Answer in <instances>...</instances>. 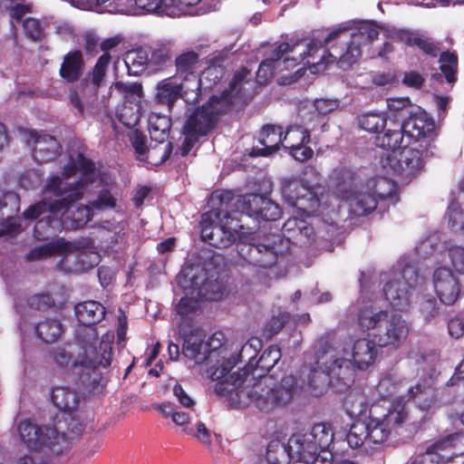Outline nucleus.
Wrapping results in <instances>:
<instances>
[{
  "mask_svg": "<svg viewBox=\"0 0 464 464\" xmlns=\"http://www.w3.org/2000/svg\"><path fill=\"white\" fill-rule=\"evenodd\" d=\"M14 432L20 446L29 453L54 457L68 453L73 441L82 435V425L69 414L51 423L27 417L16 421Z\"/></svg>",
  "mask_w": 464,
  "mask_h": 464,
  "instance_id": "1",
  "label": "nucleus"
},
{
  "mask_svg": "<svg viewBox=\"0 0 464 464\" xmlns=\"http://www.w3.org/2000/svg\"><path fill=\"white\" fill-rule=\"evenodd\" d=\"M250 71L242 67L237 71L229 82V88L220 95H212L199 108L187 119L183 130L201 137L214 127L218 116L230 110L233 99H246V91L253 87L254 83L249 78Z\"/></svg>",
  "mask_w": 464,
  "mask_h": 464,
  "instance_id": "2",
  "label": "nucleus"
},
{
  "mask_svg": "<svg viewBox=\"0 0 464 464\" xmlns=\"http://www.w3.org/2000/svg\"><path fill=\"white\" fill-rule=\"evenodd\" d=\"M357 324L381 348L398 349L409 335L408 324L399 314L372 305L359 309Z\"/></svg>",
  "mask_w": 464,
  "mask_h": 464,
  "instance_id": "3",
  "label": "nucleus"
},
{
  "mask_svg": "<svg viewBox=\"0 0 464 464\" xmlns=\"http://www.w3.org/2000/svg\"><path fill=\"white\" fill-rule=\"evenodd\" d=\"M246 393L250 402L259 411L269 413L290 404L297 393L298 381L295 375L284 374L279 381L272 375L262 376Z\"/></svg>",
  "mask_w": 464,
  "mask_h": 464,
  "instance_id": "4",
  "label": "nucleus"
},
{
  "mask_svg": "<svg viewBox=\"0 0 464 464\" xmlns=\"http://www.w3.org/2000/svg\"><path fill=\"white\" fill-rule=\"evenodd\" d=\"M435 121L427 113L420 112L411 114L401 123L393 121L384 130L382 134L375 138L376 146L395 151L398 149L412 145V141L420 137L433 134Z\"/></svg>",
  "mask_w": 464,
  "mask_h": 464,
  "instance_id": "5",
  "label": "nucleus"
},
{
  "mask_svg": "<svg viewBox=\"0 0 464 464\" xmlns=\"http://www.w3.org/2000/svg\"><path fill=\"white\" fill-rule=\"evenodd\" d=\"M437 136L438 131L434 124L433 134L430 137L425 135L414 140L412 145L402 150L399 159L387 156L386 160L401 182H410L424 170L425 160L433 156L434 141Z\"/></svg>",
  "mask_w": 464,
  "mask_h": 464,
  "instance_id": "6",
  "label": "nucleus"
},
{
  "mask_svg": "<svg viewBox=\"0 0 464 464\" xmlns=\"http://www.w3.org/2000/svg\"><path fill=\"white\" fill-rule=\"evenodd\" d=\"M253 347L254 344L251 343H246L241 347L238 354L241 361L246 360L245 357L246 353H253V354H249L247 357L248 362L244 368H239L237 372L230 373L231 370L237 363V357L232 355L231 357L224 360L219 366L210 372L211 380L217 381L215 387L217 394L225 395L232 392L234 389L239 390L240 392H244L241 388L244 382H246L247 378L250 376V361L255 359L257 353L256 349H253Z\"/></svg>",
  "mask_w": 464,
  "mask_h": 464,
  "instance_id": "7",
  "label": "nucleus"
},
{
  "mask_svg": "<svg viewBox=\"0 0 464 464\" xmlns=\"http://www.w3.org/2000/svg\"><path fill=\"white\" fill-rule=\"evenodd\" d=\"M286 251V244L280 235L267 237L265 242L240 243L237 253L246 263L254 266L267 268L273 266L280 255Z\"/></svg>",
  "mask_w": 464,
  "mask_h": 464,
  "instance_id": "8",
  "label": "nucleus"
},
{
  "mask_svg": "<svg viewBox=\"0 0 464 464\" xmlns=\"http://www.w3.org/2000/svg\"><path fill=\"white\" fill-rule=\"evenodd\" d=\"M334 440V432L330 424L315 423L310 431L301 435H293L288 440V448L294 450L297 458L309 460L318 451L328 450Z\"/></svg>",
  "mask_w": 464,
  "mask_h": 464,
  "instance_id": "9",
  "label": "nucleus"
},
{
  "mask_svg": "<svg viewBox=\"0 0 464 464\" xmlns=\"http://www.w3.org/2000/svg\"><path fill=\"white\" fill-rule=\"evenodd\" d=\"M379 409V405H372L369 409L368 420L363 421L368 428V440H370L372 446L386 441L392 430L396 427H401L407 419V412L403 408L399 411L388 410L382 416H378Z\"/></svg>",
  "mask_w": 464,
  "mask_h": 464,
  "instance_id": "10",
  "label": "nucleus"
},
{
  "mask_svg": "<svg viewBox=\"0 0 464 464\" xmlns=\"http://www.w3.org/2000/svg\"><path fill=\"white\" fill-rule=\"evenodd\" d=\"M103 364L107 367L111 364L110 358H106L103 354L95 357H82L80 361L72 363V371L78 376L76 384L78 389L87 393L102 392L104 384L102 383L103 376L100 370V365Z\"/></svg>",
  "mask_w": 464,
  "mask_h": 464,
  "instance_id": "11",
  "label": "nucleus"
},
{
  "mask_svg": "<svg viewBox=\"0 0 464 464\" xmlns=\"http://www.w3.org/2000/svg\"><path fill=\"white\" fill-rule=\"evenodd\" d=\"M281 193L285 202L304 212L314 210L320 204L313 187L299 177L283 179Z\"/></svg>",
  "mask_w": 464,
  "mask_h": 464,
  "instance_id": "12",
  "label": "nucleus"
},
{
  "mask_svg": "<svg viewBox=\"0 0 464 464\" xmlns=\"http://www.w3.org/2000/svg\"><path fill=\"white\" fill-rule=\"evenodd\" d=\"M179 333L182 337V354L194 360L195 362L200 363L207 358V353L210 349L215 350L221 346V342L216 336L218 333L214 334L208 343H205V334L201 329L198 327H186L182 324H179ZM219 335H222L219 334Z\"/></svg>",
  "mask_w": 464,
  "mask_h": 464,
  "instance_id": "13",
  "label": "nucleus"
},
{
  "mask_svg": "<svg viewBox=\"0 0 464 464\" xmlns=\"http://www.w3.org/2000/svg\"><path fill=\"white\" fill-rule=\"evenodd\" d=\"M206 216L207 214H204L200 221L202 240L216 248H226L231 246L237 239L238 229L243 227L237 222L232 226L234 218L228 222L230 218L228 212L224 215L227 219L224 224H215L211 220H208Z\"/></svg>",
  "mask_w": 464,
  "mask_h": 464,
  "instance_id": "14",
  "label": "nucleus"
},
{
  "mask_svg": "<svg viewBox=\"0 0 464 464\" xmlns=\"http://www.w3.org/2000/svg\"><path fill=\"white\" fill-rule=\"evenodd\" d=\"M324 369L332 382V391L336 393L348 392L354 383L356 370L351 360L331 356L324 362Z\"/></svg>",
  "mask_w": 464,
  "mask_h": 464,
  "instance_id": "15",
  "label": "nucleus"
},
{
  "mask_svg": "<svg viewBox=\"0 0 464 464\" xmlns=\"http://www.w3.org/2000/svg\"><path fill=\"white\" fill-rule=\"evenodd\" d=\"M83 197V192H72L67 197L57 198L53 200L45 199V210L49 215L38 220L34 228V235L36 238L42 239L41 230L45 232L48 227H54L61 224V220L55 216L64 214L68 209Z\"/></svg>",
  "mask_w": 464,
  "mask_h": 464,
  "instance_id": "16",
  "label": "nucleus"
},
{
  "mask_svg": "<svg viewBox=\"0 0 464 464\" xmlns=\"http://www.w3.org/2000/svg\"><path fill=\"white\" fill-rule=\"evenodd\" d=\"M458 437L457 433H452L435 440L423 452L419 453L411 464L447 463L454 456L453 450Z\"/></svg>",
  "mask_w": 464,
  "mask_h": 464,
  "instance_id": "17",
  "label": "nucleus"
},
{
  "mask_svg": "<svg viewBox=\"0 0 464 464\" xmlns=\"http://www.w3.org/2000/svg\"><path fill=\"white\" fill-rule=\"evenodd\" d=\"M433 285L440 301L452 305L459 297L460 283L451 269L440 266L433 272Z\"/></svg>",
  "mask_w": 464,
  "mask_h": 464,
  "instance_id": "18",
  "label": "nucleus"
},
{
  "mask_svg": "<svg viewBox=\"0 0 464 464\" xmlns=\"http://www.w3.org/2000/svg\"><path fill=\"white\" fill-rule=\"evenodd\" d=\"M318 62L313 63V67L318 71L324 69L329 63L337 62L341 67H351L357 63L362 55V45L353 39L346 44V49L343 52V46L338 51L335 45L330 46V49L324 50Z\"/></svg>",
  "mask_w": 464,
  "mask_h": 464,
  "instance_id": "19",
  "label": "nucleus"
},
{
  "mask_svg": "<svg viewBox=\"0 0 464 464\" xmlns=\"http://www.w3.org/2000/svg\"><path fill=\"white\" fill-rule=\"evenodd\" d=\"M283 236L286 249L288 244L306 247L315 240V232L312 225L301 218H289L283 225Z\"/></svg>",
  "mask_w": 464,
  "mask_h": 464,
  "instance_id": "20",
  "label": "nucleus"
},
{
  "mask_svg": "<svg viewBox=\"0 0 464 464\" xmlns=\"http://www.w3.org/2000/svg\"><path fill=\"white\" fill-rule=\"evenodd\" d=\"M231 278L227 274L212 273L207 276L198 287V297L204 301L218 302L232 291Z\"/></svg>",
  "mask_w": 464,
  "mask_h": 464,
  "instance_id": "21",
  "label": "nucleus"
},
{
  "mask_svg": "<svg viewBox=\"0 0 464 464\" xmlns=\"http://www.w3.org/2000/svg\"><path fill=\"white\" fill-rule=\"evenodd\" d=\"M27 142L33 143V157L39 163L52 161L61 153L62 146L55 137L38 134L35 130L29 131Z\"/></svg>",
  "mask_w": 464,
  "mask_h": 464,
  "instance_id": "22",
  "label": "nucleus"
},
{
  "mask_svg": "<svg viewBox=\"0 0 464 464\" xmlns=\"http://www.w3.org/2000/svg\"><path fill=\"white\" fill-rule=\"evenodd\" d=\"M176 76L188 81L193 79L196 92L192 97L193 102H198L199 97V89L201 79L198 75V71L201 67L199 54L195 51L183 52L175 58Z\"/></svg>",
  "mask_w": 464,
  "mask_h": 464,
  "instance_id": "23",
  "label": "nucleus"
},
{
  "mask_svg": "<svg viewBox=\"0 0 464 464\" xmlns=\"http://www.w3.org/2000/svg\"><path fill=\"white\" fill-rule=\"evenodd\" d=\"M117 206V198L112 195L108 188H102L99 190L97 197L90 200L88 205L82 206L77 209L78 218L73 222L75 227H83L93 216L94 210L103 211L114 209Z\"/></svg>",
  "mask_w": 464,
  "mask_h": 464,
  "instance_id": "24",
  "label": "nucleus"
},
{
  "mask_svg": "<svg viewBox=\"0 0 464 464\" xmlns=\"http://www.w3.org/2000/svg\"><path fill=\"white\" fill-rule=\"evenodd\" d=\"M283 128L275 124L265 125L258 137L261 147L255 146L250 152L251 157H267L276 152L283 146Z\"/></svg>",
  "mask_w": 464,
  "mask_h": 464,
  "instance_id": "25",
  "label": "nucleus"
},
{
  "mask_svg": "<svg viewBox=\"0 0 464 464\" xmlns=\"http://www.w3.org/2000/svg\"><path fill=\"white\" fill-rule=\"evenodd\" d=\"M130 140L131 146L133 147L135 152L139 155L140 160H146L150 163H152L156 166L160 165V164L164 163L165 161H167L172 153L173 145L170 141H168L165 144V147L162 150L160 157L159 159H157L155 157V154L157 153V151L159 150H160V148H159V145L149 149L147 147L146 136L142 132L138 131V130L134 131L130 135Z\"/></svg>",
  "mask_w": 464,
  "mask_h": 464,
  "instance_id": "26",
  "label": "nucleus"
},
{
  "mask_svg": "<svg viewBox=\"0 0 464 464\" xmlns=\"http://www.w3.org/2000/svg\"><path fill=\"white\" fill-rule=\"evenodd\" d=\"M378 346L372 338H359L352 346V362L359 370H366L378 354Z\"/></svg>",
  "mask_w": 464,
  "mask_h": 464,
  "instance_id": "27",
  "label": "nucleus"
},
{
  "mask_svg": "<svg viewBox=\"0 0 464 464\" xmlns=\"http://www.w3.org/2000/svg\"><path fill=\"white\" fill-rule=\"evenodd\" d=\"M84 67L85 61L82 51H70L63 58L59 75L67 83H74L80 80Z\"/></svg>",
  "mask_w": 464,
  "mask_h": 464,
  "instance_id": "28",
  "label": "nucleus"
},
{
  "mask_svg": "<svg viewBox=\"0 0 464 464\" xmlns=\"http://www.w3.org/2000/svg\"><path fill=\"white\" fill-rule=\"evenodd\" d=\"M411 289L400 279L393 277L388 281L383 287L385 299L393 309L403 311L409 307L411 302Z\"/></svg>",
  "mask_w": 464,
  "mask_h": 464,
  "instance_id": "29",
  "label": "nucleus"
},
{
  "mask_svg": "<svg viewBox=\"0 0 464 464\" xmlns=\"http://www.w3.org/2000/svg\"><path fill=\"white\" fill-rule=\"evenodd\" d=\"M187 95V92L183 93L182 84L174 82L172 78L164 79L157 85V102L167 105L169 109L181 98L188 102H193L192 99L190 100V98L186 97Z\"/></svg>",
  "mask_w": 464,
  "mask_h": 464,
  "instance_id": "30",
  "label": "nucleus"
},
{
  "mask_svg": "<svg viewBox=\"0 0 464 464\" xmlns=\"http://www.w3.org/2000/svg\"><path fill=\"white\" fill-rule=\"evenodd\" d=\"M335 182L337 193L345 200H351L361 185L362 179L358 173L349 168L336 170Z\"/></svg>",
  "mask_w": 464,
  "mask_h": 464,
  "instance_id": "31",
  "label": "nucleus"
},
{
  "mask_svg": "<svg viewBox=\"0 0 464 464\" xmlns=\"http://www.w3.org/2000/svg\"><path fill=\"white\" fill-rule=\"evenodd\" d=\"M435 389L430 377L424 378L408 390V400L414 401L420 410L428 411L434 402Z\"/></svg>",
  "mask_w": 464,
  "mask_h": 464,
  "instance_id": "32",
  "label": "nucleus"
},
{
  "mask_svg": "<svg viewBox=\"0 0 464 464\" xmlns=\"http://www.w3.org/2000/svg\"><path fill=\"white\" fill-rule=\"evenodd\" d=\"M83 190L84 182L82 180L65 182L59 175H51L44 187V194L50 198H63L70 193L83 192Z\"/></svg>",
  "mask_w": 464,
  "mask_h": 464,
  "instance_id": "33",
  "label": "nucleus"
},
{
  "mask_svg": "<svg viewBox=\"0 0 464 464\" xmlns=\"http://www.w3.org/2000/svg\"><path fill=\"white\" fill-rule=\"evenodd\" d=\"M75 315L82 325H96L105 316V307L96 301L79 303L74 307Z\"/></svg>",
  "mask_w": 464,
  "mask_h": 464,
  "instance_id": "34",
  "label": "nucleus"
},
{
  "mask_svg": "<svg viewBox=\"0 0 464 464\" xmlns=\"http://www.w3.org/2000/svg\"><path fill=\"white\" fill-rule=\"evenodd\" d=\"M51 401L58 410L63 411L60 418L63 419V415L67 414L72 417L71 411L77 408L80 397L74 390L69 387L60 386L53 388Z\"/></svg>",
  "mask_w": 464,
  "mask_h": 464,
  "instance_id": "35",
  "label": "nucleus"
},
{
  "mask_svg": "<svg viewBox=\"0 0 464 464\" xmlns=\"http://www.w3.org/2000/svg\"><path fill=\"white\" fill-rule=\"evenodd\" d=\"M308 386L314 396L323 395L328 389L332 390V382L322 359L315 362V366L311 369L308 376Z\"/></svg>",
  "mask_w": 464,
  "mask_h": 464,
  "instance_id": "36",
  "label": "nucleus"
},
{
  "mask_svg": "<svg viewBox=\"0 0 464 464\" xmlns=\"http://www.w3.org/2000/svg\"><path fill=\"white\" fill-rule=\"evenodd\" d=\"M281 358V350L277 345H269L261 354L259 359L256 362L255 368L250 361V375L255 379L257 377L256 372L260 371L259 373L262 376L268 375L267 373L273 369V367L278 362Z\"/></svg>",
  "mask_w": 464,
  "mask_h": 464,
  "instance_id": "37",
  "label": "nucleus"
},
{
  "mask_svg": "<svg viewBox=\"0 0 464 464\" xmlns=\"http://www.w3.org/2000/svg\"><path fill=\"white\" fill-rule=\"evenodd\" d=\"M98 332L95 325H81L76 331V342L83 350L82 357H95L99 355L96 350Z\"/></svg>",
  "mask_w": 464,
  "mask_h": 464,
  "instance_id": "38",
  "label": "nucleus"
},
{
  "mask_svg": "<svg viewBox=\"0 0 464 464\" xmlns=\"http://www.w3.org/2000/svg\"><path fill=\"white\" fill-rule=\"evenodd\" d=\"M367 429L366 424L362 420H356L352 424L346 435V440L350 448L358 449L363 452L372 449L370 440H368Z\"/></svg>",
  "mask_w": 464,
  "mask_h": 464,
  "instance_id": "39",
  "label": "nucleus"
},
{
  "mask_svg": "<svg viewBox=\"0 0 464 464\" xmlns=\"http://www.w3.org/2000/svg\"><path fill=\"white\" fill-rule=\"evenodd\" d=\"M148 123L151 140H155L159 146L161 144L165 145L171 127L170 119L167 116L151 113L149 117Z\"/></svg>",
  "mask_w": 464,
  "mask_h": 464,
  "instance_id": "40",
  "label": "nucleus"
},
{
  "mask_svg": "<svg viewBox=\"0 0 464 464\" xmlns=\"http://www.w3.org/2000/svg\"><path fill=\"white\" fill-rule=\"evenodd\" d=\"M372 194L382 204L388 201L395 205L399 201L397 183L385 177H380L375 180Z\"/></svg>",
  "mask_w": 464,
  "mask_h": 464,
  "instance_id": "41",
  "label": "nucleus"
},
{
  "mask_svg": "<svg viewBox=\"0 0 464 464\" xmlns=\"http://www.w3.org/2000/svg\"><path fill=\"white\" fill-rule=\"evenodd\" d=\"M128 74L138 76L146 71L149 64V53L143 48L128 51L124 56Z\"/></svg>",
  "mask_w": 464,
  "mask_h": 464,
  "instance_id": "42",
  "label": "nucleus"
},
{
  "mask_svg": "<svg viewBox=\"0 0 464 464\" xmlns=\"http://www.w3.org/2000/svg\"><path fill=\"white\" fill-rule=\"evenodd\" d=\"M351 200L353 201L351 205L352 212L356 216H366L379 206L382 208V203H380L375 195L371 192L358 193L356 191Z\"/></svg>",
  "mask_w": 464,
  "mask_h": 464,
  "instance_id": "43",
  "label": "nucleus"
},
{
  "mask_svg": "<svg viewBox=\"0 0 464 464\" xmlns=\"http://www.w3.org/2000/svg\"><path fill=\"white\" fill-rule=\"evenodd\" d=\"M62 324L57 319L45 318L34 326L37 338L45 343H53L62 334Z\"/></svg>",
  "mask_w": 464,
  "mask_h": 464,
  "instance_id": "44",
  "label": "nucleus"
},
{
  "mask_svg": "<svg viewBox=\"0 0 464 464\" xmlns=\"http://www.w3.org/2000/svg\"><path fill=\"white\" fill-rule=\"evenodd\" d=\"M310 140V131L301 125L289 126L283 133V147L287 150L304 143H309Z\"/></svg>",
  "mask_w": 464,
  "mask_h": 464,
  "instance_id": "45",
  "label": "nucleus"
},
{
  "mask_svg": "<svg viewBox=\"0 0 464 464\" xmlns=\"http://www.w3.org/2000/svg\"><path fill=\"white\" fill-rule=\"evenodd\" d=\"M379 26L374 21H360L356 26V32L352 34V39L360 43V45L371 44L378 39Z\"/></svg>",
  "mask_w": 464,
  "mask_h": 464,
  "instance_id": "46",
  "label": "nucleus"
},
{
  "mask_svg": "<svg viewBox=\"0 0 464 464\" xmlns=\"http://www.w3.org/2000/svg\"><path fill=\"white\" fill-rule=\"evenodd\" d=\"M295 47V44L291 45L286 42L280 43L276 47H275L271 55L266 57V59L271 60V62L278 67L279 71L295 67L299 63L297 59L285 57L282 60L285 54L292 53Z\"/></svg>",
  "mask_w": 464,
  "mask_h": 464,
  "instance_id": "47",
  "label": "nucleus"
},
{
  "mask_svg": "<svg viewBox=\"0 0 464 464\" xmlns=\"http://www.w3.org/2000/svg\"><path fill=\"white\" fill-rule=\"evenodd\" d=\"M358 123L362 130L379 135L385 130L387 117L385 113L367 112L358 117Z\"/></svg>",
  "mask_w": 464,
  "mask_h": 464,
  "instance_id": "48",
  "label": "nucleus"
},
{
  "mask_svg": "<svg viewBox=\"0 0 464 464\" xmlns=\"http://www.w3.org/2000/svg\"><path fill=\"white\" fill-rule=\"evenodd\" d=\"M64 247L65 244L63 241H52L31 249L27 253L26 258L29 261L48 258L57 254H61L62 252H63Z\"/></svg>",
  "mask_w": 464,
  "mask_h": 464,
  "instance_id": "49",
  "label": "nucleus"
},
{
  "mask_svg": "<svg viewBox=\"0 0 464 464\" xmlns=\"http://www.w3.org/2000/svg\"><path fill=\"white\" fill-rule=\"evenodd\" d=\"M347 27H339L337 29L330 32L327 36L324 39V41L318 39H312L310 43L307 44L306 51L299 53V60L303 62L307 57H314V54L322 50L324 46L329 45L333 41L336 40L339 35L345 32Z\"/></svg>",
  "mask_w": 464,
  "mask_h": 464,
  "instance_id": "50",
  "label": "nucleus"
},
{
  "mask_svg": "<svg viewBox=\"0 0 464 464\" xmlns=\"http://www.w3.org/2000/svg\"><path fill=\"white\" fill-rule=\"evenodd\" d=\"M199 308V303L197 298L184 296L182 297L179 303L176 304V312L180 316L182 325H186V327L191 326V318L192 315L197 312Z\"/></svg>",
  "mask_w": 464,
  "mask_h": 464,
  "instance_id": "51",
  "label": "nucleus"
},
{
  "mask_svg": "<svg viewBox=\"0 0 464 464\" xmlns=\"http://www.w3.org/2000/svg\"><path fill=\"white\" fill-rule=\"evenodd\" d=\"M111 61V55L109 53H103L89 73L90 82L95 91L102 85Z\"/></svg>",
  "mask_w": 464,
  "mask_h": 464,
  "instance_id": "52",
  "label": "nucleus"
},
{
  "mask_svg": "<svg viewBox=\"0 0 464 464\" xmlns=\"http://www.w3.org/2000/svg\"><path fill=\"white\" fill-rule=\"evenodd\" d=\"M138 7L149 13L160 15H172L171 0H135Z\"/></svg>",
  "mask_w": 464,
  "mask_h": 464,
  "instance_id": "53",
  "label": "nucleus"
},
{
  "mask_svg": "<svg viewBox=\"0 0 464 464\" xmlns=\"http://www.w3.org/2000/svg\"><path fill=\"white\" fill-rule=\"evenodd\" d=\"M265 199L266 197L257 194H249L242 198H238L237 203H241L242 213H246L248 217L256 219Z\"/></svg>",
  "mask_w": 464,
  "mask_h": 464,
  "instance_id": "54",
  "label": "nucleus"
},
{
  "mask_svg": "<svg viewBox=\"0 0 464 464\" xmlns=\"http://www.w3.org/2000/svg\"><path fill=\"white\" fill-rule=\"evenodd\" d=\"M291 314L288 312H279L277 314L272 315L266 322L264 328V336L267 339L277 334L290 320Z\"/></svg>",
  "mask_w": 464,
  "mask_h": 464,
  "instance_id": "55",
  "label": "nucleus"
},
{
  "mask_svg": "<svg viewBox=\"0 0 464 464\" xmlns=\"http://www.w3.org/2000/svg\"><path fill=\"white\" fill-rule=\"evenodd\" d=\"M448 225L451 230H464V211L458 201H451L447 210Z\"/></svg>",
  "mask_w": 464,
  "mask_h": 464,
  "instance_id": "56",
  "label": "nucleus"
},
{
  "mask_svg": "<svg viewBox=\"0 0 464 464\" xmlns=\"http://www.w3.org/2000/svg\"><path fill=\"white\" fill-rule=\"evenodd\" d=\"M344 404L352 414L363 415L368 409L366 398L360 392H350L345 398Z\"/></svg>",
  "mask_w": 464,
  "mask_h": 464,
  "instance_id": "57",
  "label": "nucleus"
},
{
  "mask_svg": "<svg viewBox=\"0 0 464 464\" xmlns=\"http://www.w3.org/2000/svg\"><path fill=\"white\" fill-rule=\"evenodd\" d=\"M420 312L426 323L435 320L440 312V307L434 296L425 295L420 304Z\"/></svg>",
  "mask_w": 464,
  "mask_h": 464,
  "instance_id": "58",
  "label": "nucleus"
},
{
  "mask_svg": "<svg viewBox=\"0 0 464 464\" xmlns=\"http://www.w3.org/2000/svg\"><path fill=\"white\" fill-rule=\"evenodd\" d=\"M393 277L400 279L411 290L416 288L420 279L417 268L411 265H406L399 273L394 272Z\"/></svg>",
  "mask_w": 464,
  "mask_h": 464,
  "instance_id": "59",
  "label": "nucleus"
},
{
  "mask_svg": "<svg viewBox=\"0 0 464 464\" xmlns=\"http://www.w3.org/2000/svg\"><path fill=\"white\" fill-rule=\"evenodd\" d=\"M54 304V299L49 293L35 294L27 299L28 306L37 311H46L52 308Z\"/></svg>",
  "mask_w": 464,
  "mask_h": 464,
  "instance_id": "60",
  "label": "nucleus"
},
{
  "mask_svg": "<svg viewBox=\"0 0 464 464\" xmlns=\"http://www.w3.org/2000/svg\"><path fill=\"white\" fill-rule=\"evenodd\" d=\"M114 89L125 99L130 100L142 95V85L140 82H124L118 81L113 83Z\"/></svg>",
  "mask_w": 464,
  "mask_h": 464,
  "instance_id": "61",
  "label": "nucleus"
},
{
  "mask_svg": "<svg viewBox=\"0 0 464 464\" xmlns=\"http://www.w3.org/2000/svg\"><path fill=\"white\" fill-rule=\"evenodd\" d=\"M281 208L271 199L266 198L256 220L276 221L281 218Z\"/></svg>",
  "mask_w": 464,
  "mask_h": 464,
  "instance_id": "62",
  "label": "nucleus"
},
{
  "mask_svg": "<svg viewBox=\"0 0 464 464\" xmlns=\"http://www.w3.org/2000/svg\"><path fill=\"white\" fill-rule=\"evenodd\" d=\"M23 25L26 35L33 41L41 42L44 38V28L39 20L27 17Z\"/></svg>",
  "mask_w": 464,
  "mask_h": 464,
  "instance_id": "63",
  "label": "nucleus"
},
{
  "mask_svg": "<svg viewBox=\"0 0 464 464\" xmlns=\"http://www.w3.org/2000/svg\"><path fill=\"white\" fill-rule=\"evenodd\" d=\"M276 70H278V67L271 60L266 58L259 64L256 82L261 85L266 84L275 76Z\"/></svg>",
  "mask_w": 464,
  "mask_h": 464,
  "instance_id": "64",
  "label": "nucleus"
}]
</instances>
